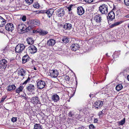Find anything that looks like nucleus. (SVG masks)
Segmentation results:
<instances>
[{"label":"nucleus","instance_id":"ddd939ff","mask_svg":"<svg viewBox=\"0 0 129 129\" xmlns=\"http://www.w3.org/2000/svg\"><path fill=\"white\" fill-rule=\"evenodd\" d=\"M77 13L80 16L82 15L84 13V9L81 6L78 7L77 8Z\"/></svg>","mask_w":129,"mask_h":129},{"label":"nucleus","instance_id":"5fc2aeb1","mask_svg":"<svg viewBox=\"0 0 129 129\" xmlns=\"http://www.w3.org/2000/svg\"><path fill=\"white\" fill-rule=\"evenodd\" d=\"M98 120L97 118H95L94 121V123H97Z\"/></svg>","mask_w":129,"mask_h":129},{"label":"nucleus","instance_id":"1a4fd4ad","mask_svg":"<svg viewBox=\"0 0 129 129\" xmlns=\"http://www.w3.org/2000/svg\"><path fill=\"white\" fill-rule=\"evenodd\" d=\"M76 6V4H72L68 5V6L66 7L68 10V11L69 12V14L70 15H72V13L71 11L75 8H77Z\"/></svg>","mask_w":129,"mask_h":129},{"label":"nucleus","instance_id":"e2e57ef3","mask_svg":"<svg viewBox=\"0 0 129 129\" xmlns=\"http://www.w3.org/2000/svg\"><path fill=\"white\" fill-rule=\"evenodd\" d=\"M125 17L126 18H129V14H128Z\"/></svg>","mask_w":129,"mask_h":129},{"label":"nucleus","instance_id":"423d86ee","mask_svg":"<svg viewBox=\"0 0 129 129\" xmlns=\"http://www.w3.org/2000/svg\"><path fill=\"white\" fill-rule=\"evenodd\" d=\"M103 102L102 101L98 100L96 101L94 103V106L95 109H98L100 108L103 105Z\"/></svg>","mask_w":129,"mask_h":129},{"label":"nucleus","instance_id":"774afa93","mask_svg":"<svg viewBox=\"0 0 129 129\" xmlns=\"http://www.w3.org/2000/svg\"><path fill=\"white\" fill-rule=\"evenodd\" d=\"M34 70H36V68L34 67Z\"/></svg>","mask_w":129,"mask_h":129},{"label":"nucleus","instance_id":"7c9ffc66","mask_svg":"<svg viewBox=\"0 0 129 129\" xmlns=\"http://www.w3.org/2000/svg\"><path fill=\"white\" fill-rule=\"evenodd\" d=\"M34 129H42V126L39 124H36L34 125Z\"/></svg>","mask_w":129,"mask_h":129},{"label":"nucleus","instance_id":"8fccbe9b","mask_svg":"<svg viewBox=\"0 0 129 129\" xmlns=\"http://www.w3.org/2000/svg\"><path fill=\"white\" fill-rule=\"evenodd\" d=\"M103 111V110H102ZM103 111H101L99 112L98 113V115L100 117L104 113H103Z\"/></svg>","mask_w":129,"mask_h":129},{"label":"nucleus","instance_id":"c756f323","mask_svg":"<svg viewBox=\"0 0 129 129\" xmlns=\"http://www.w3.org/2000/svg\"><path fill=\"white\" fill-rule=\"evenodd\" d=\"M59 74V73H48V75L52 77L55 78Z\"/></svg>","mask_w":129,"mask_h":129},{"label":"nucleus","instance_id":"f3484780","mask_svg":"<svg viewBox=\"0 0 129 129\" xmlns=\"http://www.w3.org/2000/svg\"><path fill=\"white\" fill-rule=\"evenodd\" d=\"M30 100L31 102L34 104H39L40 103L39 98L37 96L33 97Z\"/></svg>","mask_w":129,"mask_h":129},{"label":"nucleus","instance_id":"49530a36","mask_svg":"<svg viewBox=\"0 0 129 129\" xmlns=\"http://www.w3.org/2000/svg\"><path fill=\"white\" fill-rule=\"evenodd\" d=\"M77 129H86V128H85L84 126L80 125Z\"/></svg>","mask_w":129,"mask_h":129},{"label":"nucleus","instance_id":"72a5a7b5","mask_svg":"<svg viewBox=\"0 0 129 129\" xmlns=\"http://www.w3.org/2000/svg\"><path fill=\"white\" fill-rule=\"evenodd\" d=\"M125 118H124L123 119L121 120L120 121H119L118 122V124L119 125H123L125 123Z\"/></svg>","mask_w":129,"mask_h":129},{"label":"nucleus","instance_id":"5701e85b","mask_svg":"<svg viewBox=\"0 0 129 129\" xmlns=\"http://www.w3.org/2000/svg\"><path fill=\"white\" fill-rule=\"evenodd\" d=\"M123 22V21H118L116 22H115V23L110 25V27L111 28H112L115 26L119 25V24Z\"/></svg>","mask_w":129,"mask_h":129},{"label":"nucleus","instance_id":"37998d69","mask_svg":"<svg viewBox=\"0 0 129 129\" xmlns=\"http://www.w3.org/2000/svg\"><path fill=\"white\" fill-rule=\"evenodd\" d=\"M89 127L90 129H95V127L92 124H91L89 126Z\"/></svg>","mask_w":129,"mask_h":129},{"label":"nucleus","instance_id":"58836bf2","mask_svg":"<svg viewBox=\"0 0 129 129\" xmlns=\"http://www.w3.org/2000/svg\"><path fill=\"white\" fill-rule=\"evenodd\" d=\"M124 3L127 6H129V0H124Z\"/></svg>","mask_w":129,"mask_h":129},{"label":"nucleus","instance_id":"a18cd8bd","mask_svg":"<svg viewBox=\"0 0 129 129\" xmlns=\"http://www.w3.org/2000/svg\"><path fill=\"white\" fill-rule=\"evenodd\" d=\"M40 29H37L36 30H33V33H34L37 34L38 33H39V31L40 32Z\"/></svg>","mask_w":129,"mask_h":129},{"label":"nucleus","instance_id":"4c0bfd02","mask_svg":"<svg viewBox=\"0 0 129 129\" xmlns=\"http://www.w3.org/2000/svg\"><path fill=\"white\" fill-rule=\"evenodd\" d=\"M21 96L23 97V99H24L25 100H27V99L28 98L27 96L26 95L25 93H24L23 94V95H21Z\"/></svg>","mask_w":129,"mask_h":129},{"label":"nucleus","instance_id":"473e14b6","mask_svg":"<svg viewBox=\"0 0 129 129\" xmlns=\"http://www.w3.org/2000/svg\"><path fill=\"white\" fill-rule=\"evenodd\" d=\"M62 41L63 42L65 43H67L69 42V39L68 38L64 37L62 40Z\"/></svg>","mask_w":129,"mask_h":129},{"label":"nucleus","instance_id":"680f3d73","mask_svg":"<svg viewBox=\"0 0 129 129\" xmlns=\"http://www.w3.org/2000/svg\"><path fill=\"white\" fill-rule=\"evenodd\" d=\"M3 52H4V53H5L6 52V49H4L3 50Z\"/></svg>","mask_w":129,"mask_h":129},{"label":"nucleus","instance_id":"09e8293b","mask_svg":"<svg viewBox=\"0 0 129 129\" xmlns=\"http://www.w3.org/2000/svg\"><path fill=\"white\" fill-rule=\"evenodd\" d=\"M26 71H25L23 69H20V70H19V73H25Z\"/></svg>","mask_w":129,"mask_h":129},{"label":"nucleus","instance_id":"aec40b11","mask_svg":"<svg viewBox=\"0 0 129 129\" xmlns=\"http://www.w3.org/2000/svg\"><path fill=\"white\" fill-rule=\"evenodd\" d=\"M7 61L5 59H3L0 61V64L3 66V68H5L7 66Z\"/></svg>","mask_w":129,"mask_h":129},{"label":"nucleus","instance_id":"bf43d9fd","mask_svg":"<svg viewBox=\"0 0 129 129\" xmlns=\"http://www.w3.org/2000/svg\"><path fill=\"white\" fill-rule=\"evenodd\" d=\"M127 80L129 81V75L127 76Z\"/></svg>","mask_w":129,"mask_h":129},{"label":"nucleus","instance_id":"bb28decb","mask_svg":"<svg viewBox=\"0 0 129 129\" xmlns=\"http://www.w3.org/2000/svg\"><path fill=\"white\" fill-rule=\"evenodd\" d=\"M39 33L40 35L42 36H44L47 34L48 32L44 30L43 29H40V32Z\"/></svg>","mask_w":129,"mask_h":129},{"label":"nucleus","instance_id":"c9c22d12","mask_svg":"<svg viewBox=\"0 0 129 129\" xmlns=\"http://www.w3.org/2000/svg\"><path fill=\"white\" fill-rule=\"evenodd\" d=\"M33 7L35 8H36L37 9H38L39 8V7H40V6L39 5V4H38V3H35L33 5Z\"/></svg>","mask_w":129,"mask_h":129},{"label":"nucleus","instance_id":"2eb2a0df","mask_svg":"<svg viewBox=\"0 0 129 129\" xmlns=\"http://www.w3.org/2000/svg\"><path fill=\"white\" fill-rule=\"evenodd\" d=\"M71 50L73 51H76L79 48V45L77 43L73 44L71 46Z\"/></svg>","mask_w":129,"mask_h":129},{"label":"nucleus","instance_id":"ea45409f","mask_svg":"<svg viewBox=\"0 0 129 129\" xmlns=\"http://www.w3.org/2000/svg\"><path fill=\"white\" fill-rule=\"evenodd\" d=\"M11 121L13 122L17 121V118L16 117H13L11 119Z\"/></svg>","mask_w":129,"mask_h":129},{"label":"nucleus","instance_id":"4d7b16f0","mask_svg":"<svg viewBox=\"0 0 129 129\" xmlns=\"http://www.w3.org/2000/svg\"><path fill=\"white\" fill-rule=\"evenodd\" d=\"M18 75L19 76L20 75L22 76H23L24 75V74L22 73H18Z\"/></svg>","mask_w":129,"mask_h":129},{"label":"nucleus","instance_id":"6e6552de","mask_svg":"<svg viewBox=\"0 0 129 129\" xmlns=\"http://www.w3.org/2000/svg\"><path fill=\"white\" fill-rule=\"evenodd\" d=\"M5 28L7 30L12 31L14 29V27L13 24L9 23L6 25Z\"/></svg>","mask_w":129,"mask_h":129},{"label":"nucleus","instance_id":"a19ab883","mask_svg":"<svg viewBox=\"0 0 129 129\" xmlns=\"http://www.w3.org/2000/svg\"><path fill=\"white\" fill-rule=\"evenodd\" d=\"M21 18L23 21L24 22L26 21V16H25L24 15L22 16L21 18Z\"/></svg>","mask_w":129,"mask_h":129},{"label":"nucleus","instance_id":"2f4dec72","mask_svg":"<svg viewBox=\"0 0 129 129\" xmlns=\"http://www.w3.org/2000/svg\"><path fill=\"white\" fill-rule=\"evenodd\" d=\"M120 51H115L113 53L112 56L115 58L118 57L120 54Z\"/></svg>","mask_w":129,"mask_h":129},{"label":"nucleus","instance_id":"cd10ccee","mask_svg":"<svg viewBox=\"0 0 129 129\" xmlns=\"http://www.w3.org/2000/svg\"><path fill=\"white\" fill-rule=\"evenodd\" d=\"M123 86L121 84H119L116 85L115 89L116 90L119 91L123 88Z\"/></svg>","mask_w":129,"mask_h":129},{"label":"nucleus","instance_id":"338daca9","mask_svg":"<svg viewBox=\"0 0 129 129\" xmlns=\"http://www.w3.org/2000/svg\"><path fill=\"white\" fill-rule=\"evenodd\" d=\"M127 27L129 29V24H128L127 25Z\"/></svg>","mask_w":129,"mask_h":129},{"label":"nucleus","instance_id":"603ef678","mask_svg":"<svg viewBox=\"0 0 129 129\" xmlns=\"http://www.w3.org/2000/svg\"><path fill=\"white\" fill-rule=\"evenodd\" d=\"M65 78L66 81H69L70 79L69 77L68 76H66L65 77Z\"/></svg>","mask_w":129,"mask_h":129},{"label":"nucleus","instance_id":"b1692460","mask_svg":"<svg viewBox=\"0 0 129 129\" xmlns=\"http://www.w3.org/2000/svg\"><path fill=\"white\" fill-rule=\"evenodd\" d=\"M6 23V20L2 17L0 16V24L1 27H2Z\"/></svg>","mask_w":129,"mask_h":129},{"label":"nucleus","instance_id":"dca6fc26","mask_svg":"<svg viewBox=\"0 0 129 129\" xmlns=\"http://www.w3.org/2000/svg\"><path fill=\"white\" fill-rule=\"evenodd\" d=\"M72 27V25L69 23H66L64 25L63 28L65 30H70L71 29Z\"/></svg>","mask_w":129,"mask_h":129},{"label":"nucleus","instance_id":"f257e3e1","mask_svg":"<svg viewBox=\"0 0 129 129\" xmlns=\"http://www.w3.org/2000/svg\"><path fill=\"white\" fill-rule=\"evenodd\" d=\"M99 10L102 14H106L108 13V6L105 4H103L99 7Z\"/></svg>","mask_w":129,"mask_h":129},{"label":"nucleus","instance_id":"79ce46f5","mask_svg":"<svg viewBox=\"0 0 129 129\" xmlns=\"http://www.w3.org/2000/svg\"><path fill=\"white\" fill-rule=\"evenodd\" d=\"M30 80V78L29 77H28V78L23 83H22V85H23L25 84H26L27 83V82H28V81H29Z\"/></svg>","mask_w":129,"mask_h":129},{"label":"nucleus","instance_id":"6e6d98bb","mask_svg":"<svg viewBox=\"0 0 129 129\" xmlns=\"http://www.w3.org/2000/svg\"><path fill=\"white\" fill-rule=\"evenodd\" d=\"M52 71H53L52 73H55V72H56L57 73L58 72V70H57L55 69L53 70H52Z\"/></svg>","mask_w":129,"mask_h":129},{"label":"nucleus","instance_id":"4468645a","mask_svg":"<svg viewBox=\"0 0 129 129\" xmlns=\"http://www.w3.org/2000/svg\"><path fill=\"white\" fill-rule=\"evenodd\" d=\"M94 20L97 23H99L101 22L102 17L100 15H96L94 17Z\"/></svg>","mask_w":129,"mask_h":129},{"label":"nucleus","instance_id":"0eeeda50","mask_svg":"<svg viewBox=\"0 0 129 129\" xmlns=\"http://www.w3.org/2000/svg\"><path fill=\"white\" fill-rule=\"evenodd\" d=\"M64 10L62 8H59L56 11L57 15L59 17H62L64 14Z\"/></svg>","mask_w":129,"mask_h":129},{"label":"nucleus","instance_id":"4be33fe9","mask_svg":"<svg viewBox=\"0 0 129 129\" xmlns=\"http://www.w3.org/2000/svg\"><path fill=\"white\" fill-rule=\"evenodd\" d=\"M30 24L33 25H40V21L38 20L35 19L31 21Z\"/></svg>","mask_w":129,"mask_h":129},{"label":"nucleus","instance_id":"20e7f679","mask_svg":"<svg viewBox=\"0 0 129 129\" xmlns=\"http://www.w3.org/2000/svg\"><path fill=\"white\" fill-rule=\"evenodd\" d=\"M114 10V8L108 14V16H107V18L108 22L113 20L115 18L114 13L112 11Z\"/></svg>","mask_w":129,"mask_h":129},{"label":"nucleus","instance_id":"864d4df0","mask_svg":"<svg viewBox=\"0 0 129 129\" xmlns=\"http://www.w3.org/2000/svg\"><path fill=\"white\" fill-rule=\"evenodd\" d=\"M68 116L69 117H71L73 116V114L71 112H70L68 114Z\"/></svg>","mask_w":129,"mask_h":129},{"label":"nucleus","instance_id":"412c9836","mask_svg":"<svg viewBox=\"0 0 129 129\" xmlns=\"http://www.w3.org/2000/svg\"><path fill=\"white\" fill-rule=\"evenodd\" d=\"M55 43V41L51 39L48 40L47 42V45L49 46H53Z\"/></svg>","mask_w":129,"mask_h":129},{"label":"nucleus","instance_id":"f8f14e48","mask_svg":"<svg viewBox=\"0 0 129 129\" xmlns=\"http://www.w3.org/2000/svg\"><path fill=\"white\" fill-rule=\"evenodd\" d=\"M54 11L53 9L51 8L44 11V13H46L47 14V16L49 18H50L53 14Z\"/></svg>","mask_w":129,"mask_h":129},{"label":"nucleus","instance_id":"6ab92c4d","mask_svg":"<svg viewBox=\"0 0 129 129\" xmlns=\"http://www.w3.org/2000/svg\"><path fill=\"white\" fill-rule=\"evenodd\" d=\"M30 58V57L28 54H26L24 55L22 58V63H25L29 60Z\"/></svg>","mask_w":129,"mask_h":129},{"label":"nucleus","instance_id":"7ed1b4c3","mask_svg":"<svg viewBox=\"0 0 129 129\" xmlns=\"http://www.w3.org/2000/svg\"><path fill=\"white\" fill-rule=\"evenodd\" d=\"M25 47V46L23 44H19L16 46L15 50L16 52L21 53L24 50Z\"/></svg>","mask_w":129,"mask_h":129},{"label":"nucleus","instance_id":"c85d7f7f","mask_svg":"<svg viewBox=\"0 0 129 129\" xmlns=\"http://www.w3.org/2000/svg\"><path fill=\"white\" fill-rule=\"evenodd\" d=\"M24 87L23 86H20L16 90V93H19L21 91H22L23 90Z\"/></svg>","mask_w":129,"mask_h":129},{"label":"nucleus","instance_id":"0e129e2a","mask_svg":"<svg viewBox=\"0 0 129 129\" xmlns=\"http://www.w3.org/2000/svg\"><path fill=\"white\" fill-rule=\"evenodd\" d=\"M76 41H77V43H78V42H80V41L78 40V39H77V40H76Z\"/></svg>","mask_w":129,"mask_h":129},{"label":"nucleus","instance_id":"e433bc0d","mask_svg":"<svg viewBox=\"0 0 129 129\" xmlns=\"http://www.w3.org/2000/svg\"><path fill=\"white\" fill-rule=\"evenodd\" d=\"M26 2L28 5H30L32 4L33 1V0H25Z\"/></svg>","mask_w":129,"mask_h":129},{"label":"nucleus","instance_id":"052dcab7","mask_svg":"<svg viewBox=\"0 0 129 129\" xmlns=\"http://www.w3.org/2000/svg\"><path fill=\"white\" fill-rule=\"evenodd\" d=\"M13 59H14L13 60H10V62L11 63L13 62V61H14Z\"/></svg>","mask_w":129,"mask_h":129},{"label":"nucleus","instance_id":"a878e982","mask_svg":"<svg viewBox=\"0 0 129 129\" xmlns=\"http://www.w3.org/2000/svg\"><path fill=\"white\" fill-rule=\"evenodd\" d=\"M16 88V87L14 85H9L8 86L7 90L8 91H10L12 90H14Z\"/></svg>","mask_w":129,"mask_h":129},{"label":"nucleus","instance_id":"c03bdc74","mask_svg":"<svg viewBox=\"0 0 129 129\" xmlns=\"http://www.w3.org/2000/svg\"><path fill=\"white\" fill-rule=\"evenodd\" d=\"M6 96L5 95L3 96L2 98V99L1 101V103H3L4 102V100L6 98Z\"/></svg>","mask_w":129,"mask_h":129},{"label":"nucleus","instance_id":"f03ea898","mask_svg":"<svg viewBox=\"0 0 129 129\" xmlns=\"http://www.w3.org/2000/svg\"><path fill=\"white\" fill-rule=\"evenodd\" d=\"M17 30L19 33L23 34L26 32V27L24 24H19L18 26Z\"/></svg>","mask_w":129,"mask_h":129},{"label":"nucleus","instance_id":"69168bd1","mask_svg":"<svg viewBox=\"0 0 129 129\" xmlns=\"http://www.w3.org/2000/svg\"><path fill=\"white\" fill-rule=\"evenodd\" d=\"M117 1V2H120V1H121V0H116Z\"/></svg>","mask_w":129,"mask_h":129},{"label":"nucleus","instance_id":"9b49d317","mask_svg":"<svg viewBox=\"0 0 129 129\" xmlns=\"http://www.w3.org/2000/svg\"><path fill=\"white\" fill-rule=\"evenodd\" d=\"M35 87L32 84H29L26 88L27 90L29 92H33L35 91Z\"/></svg>","mask_w":129,"mask_h":129},{"label":"nucleus","instance_id":"a211bd4d","mask_svg":"<svg viewBox=\"0 0 129 129\" xmlns=\"http://www.w3.org/2000/svg\"><path fill=\"white\" fill-rule=\"evenodd\" d=\"M51 99L54 102H57L59 100V98L56 94H54L51 97Z\"/></svg>","mask_w":129,"mask_h":129},{"label":"nucleus","instance_id":"9d476101","mask_svg":"<svg viewBox=\"0 0 129 129\" xmlns=\"http://www.w3.org/2000/svg\"><path fill=\"white\" fill-rule=\"evenodd\" d=\"M28 49L30 50V52L31 54H34L36 52L37 49L34 45H31L28 48Z\"/></svg>","mask_w":129,"mask_h":129},{"label":"nucleus","instance_id":"de8ad7c7","mask_svg":"<svg viewBox=\"0 0 129 129\" xmlns=\"http://www.w3.org/2000/svg\"><path fill=\"white\" fill-rule=\"evenodd\" d=\"M93 0H85V2L88 3H90L93 2Z\"/></svg>","mask_w":129,"mask_h":129},{"label":"nucleus","instance_id":"3c124183","mask_svg":"<svg viewBox=\"0 0 129 129\" xmlns=\"http://www.w3.org/2000/svg\"><path fill=\"white\" fill-rule=\"evenodd\" d=\"M123 72H129V68H126L125 70H124Z\"/></svg>","mask_w":129,"mask_h":129},{"label":"nucleus","instance_id":"39448f33","mask_svg":"<svg viewBox=\"0 0 129 129\" xmlns=\"http://www.w3.org/2000/svg\"><path fill=\"white\" fill-rule=\"evenodd\" d=\"M37 81H38L37 83V87L39 89H42L45 86V82L41 80H38Z\"/></svg>","mask_w":129,"mask_h":129},{"label":"nucleus","instance_id":"393cba45","mask_svg":"<svg viewBox=\"0 0 129 129\" xmlns=\"http://www.w3.org/2000/svg\"><path fill=\"white\" fill-rule=\"evenodd\" d=\"M26 41L29 44L32 45L34 43L33 39L31 37H29L26 39Z\"/></svg>","mask_w":129,"mask_h":129},{"label":"nucleus","instance_id":"13d9d810","mask_svg":"<svg viewBox=\"0 0 129 129\" xmlns=\"http://www.w3.org/2000/svg\"><path fill=\"white\" fill-rule=\"evenodd\" d=\"M89 96H90V98H93V94H90L89 95Z\"/></svg>","mask_w":129,"mask_h":129},{"label":"nucleus","instance_id":"f704fd0d","mask_svg":"<svg viewBox=\"0 0 129 129\" xmlns=\"http://www.w3.org/2000/svg\"><path fill=\"white\" fill-rule=\"evenodd\" d=\"M32 25H29L27 27H26V32L28 31L27 30H30L33 29L34 28V26Z\"/></svg>","mask_w":129,"mask_h":129}]
</instances>
